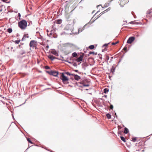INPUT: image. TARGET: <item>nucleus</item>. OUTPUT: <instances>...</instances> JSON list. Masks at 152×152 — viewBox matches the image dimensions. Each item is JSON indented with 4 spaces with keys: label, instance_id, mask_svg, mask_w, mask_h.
I'll return each instance as SVG.
<instances>
[{
    "label": "nucleus",
    "instance_id": "f257e3e1",
    "mask_svg": "<svg viewBox=\"0 0 152 152\" xmlns=\"http://www.w3.org/2000/svg\"><path fill=\"white\" fill-rule=\"evenodd\" d=\"M18 26L22 29H25L27 26V22L25 20H22L18 23Z\"/></svg>",
    "mask_w": 152,
    "mask_h": 152
},
{
    "label": "nucleus",
    "instance_id": "f03ea898",
    "mask_svg": "<svg viewBox=\"0 0 152 152\" xmlns=\"http://www.w3.org/2000/svg\"><path fill=\"white\" fill-rule=\"evenodd\" d=\"M60 78L62 80L64 84H66L69 83L68 81L69 79L67 77L64 75V73H61V76Z\"/></svg>",
    "mask_w": 152,
    "mask_h": 152
},
{
    "label": "nucleus",
    "instance_id": "7ed1b4c3",
    "mask_svg": "<svg viewBox=\"0 0 152 152\" xmlns=\"http://www.w3.org/2000/svg\"><path fill=\"white\" fill-rule=\"evenodd\" d=\"M47 72L50 75H53L54 76H57L58 74V72L53 70L47 71Z\"/></svg>",
    "mask_w": 152,
    "mask_h": 152
},
{
    "label": "nucleus",
    "instance_id": "20e7f679",
    "mask_svg": "<svg viewBox=\"0 0 152 152\" xmlns=\"http://www.w3.org/2000/svg\"><path fill=\"white\" fill-rule=\"evenodd\" d=\"M37 44V42L35 40H31L29 43V46L30 47L33 48L35 47L36 46Z\"/></svg>",
    "mask_w": 152,
    "mask_h": 152
},
{
    "label": "nucleus",
    "instance_id": "39448f33",
    "mask_svg": "<svg viewBox=\"0 0 152 152\" xmlns=\"http://www.w3.org/2000/svg\"><path fill=\"white\" fill-rule=\"evenodd\" d=\"M129 1V0H121L120 1L119 4L121 7H123Z\"/></svg>",
    "mask_w": 152,
    "mask_h": 152
},
{
    "label": "nucleus",
    "instance_id": "423d86ee",
    "mask_svg": "<svg viewBox=\"0 0 152 152\" xmlns=\"http://www.w3.org/2000/svg\"><path fill=\"white\" fill-rule=\"evenodd\" d=\"M135 38L134 37H132L129 38L127 42L128 44H131L134 40Z\"/></svg>",
    "mask_w": 152,
    "mask_h": 152
},
{
    "label": "nucleus",
    "instance_id": "0eeeda50",
    "mask_svg": "<svg viewBox=\"0 0 152 152\" xmlns=\"http://www.w3.org/2000/svg\"><path fill=\"white\" fill-rule=\"evenodd\" d=\"M72 75L74 76V78L76 80H78L80 79V77L77 75L72 74Z\"/></svg>",
    "mask_w": 152,
    "mask_h": 152
},
{
    "label": "nucleus",
    "instance_id": "6e6552de",
    "mask_svg": "<svg viewBox=\"0 0 152 152\" xmlns=\"http://www.w3.org/2000/svg\"><path fill=\"white\" fill-rule=\"evenodd\" d=\"M83 56L82 55H80V56L76 60V61L77 62H80L83 60Z\"/></svg>",
    "mask_w": 152,
    "mask_h": 152
},
{
    "label": "nucleus",
    "instance_id": "1a4fd4ad",
    "mask_svg": "<svg viewBox=\"0 0 152 152\" xmlns=\"http://www.w3.org/2000/svg\"><path fill=\"white\" fill-rule=\"evenodd\" d=\"M51 53L54 54V55L57 56H58V54L56 52V51L55 50H52L51 51Z\"/></svg>",
    "mask_w": 152,
    "mask_h": 152
},
{
    "label": "nucleus",
    "instance_id": "9d476101",
    "mask_svg": "<svg viewBox=\"0 0 152 152\" xmlns=\"http://www.w3.org/2000/svg\"><path fill=\"white\" fill-rule=\"evenodd\" d=\"M48 57L51 60H53L54 59H56V57L53 56H52L51 55H49L48 56Z\"/></svg>",
    "mask_w": 152,
    "mask_h": 152
},
{
    "label": "nucleus",
    "instance_id": "9b49d317",
    "mask_svg": "<svg viewBox=\"0 0 152 152\" xmlns=\"http://www.w3.org/2000/svg\"><path fill=\"white\" fill-rule=\"evenodd\" d=\"M28 37H29V36H28V34H25L24 35V36H23V38L22 39V41H23L25 40V39H26V38H28Z\"/></svg>",
    "mask_w": 152,
    "mask_h": 152
},
{
    "label": "nucleus",
    "instance_id": "f8f14e48",
    "mask_svg": "<svg viewBox=\"0 0 152 152\" xmlns=\"http://www.w3.org/2000/svg\"><path fill=\"white\" fill-rule=\"evenodd\" d=\"M62 22V20L61 19H58L56 20V23L58 24H60Z\"/></svg>",
    "mask_w": 152,
    "mask_h": 152
},
{
    "label": "nucleus",
    "instance_id": "ddd939ff",
    "mask_svg": "<svg viewBox=\"0 0 152 152\" xmlns=\"http://www.w3.org/2000/svg\"><path fill=\"white\" fill-rule=\"evenodd\" d=\"M129 132V130L126 127H125L124 129V133L125 134H127Z\"/></svg>",
    "mask_w": 152,
    "mask_h": 152
},
{
    "label": "nucleus",
    "instance_id": "4468645a",
    "mask_svg": "<svg viewBox=\"0 0 152 152\" xmlns=\"http://www.w3.org/2000/svg\"><path fill=\"white\" fill-rule=\"evenodd\" d=\"M107 118L108 119H110L111 118V115L109 113L107 114L106 115Z\"/></svg>",
    "mask_w": 152,
    "mask_h": 152
},
{
    "label": "nucleus",
    "instance_id": "2eb2a0df",
    "mask_svg": "<svg viewBox=\"0 0 152 152\" xmlns=\"http://www.w3.org/2000/svg\"><path fill=\"white\" fill-rule=\"evenodd\" d=\"M95 48L94 45H91L89 47V48L90 49H94Z\"/></svg>",
    "mask_w": 152,
    "mask_h": 152
},
{
    "label": "nucleus",
    "instance_id": "dca6fc26",
    "mask_svg": "<svg viewBox=\"0 0 152 152\" xmlns=\"http://www.w3.org/2000/svg\"><path fill=\"white\" fill-rule=\"evenodd\" d=\"M7 31L9 33H11L12 31V29L11 28H9L7 29Z\"/></svg>",
    "mask_w": 152,
    "mask_h": 152
},
{
    "label": "nucleus",
    "instance_id": "f3484780",
    "mask_svg": "<svg viewBox=\"0 0 152 152\" xmlns=\"http://www.w3.org/2000/svg\"><path fill=\"white\" fill-rule=\"evenodd\" d=\"M120 137H121V139L124 142H126L125 139L124 137H123L122 136Z\"/></svg>",
    "mask_w": 152,
    "mask_h": 152
},
{
    "label": "nucleus",
    "instance_id": "a211bd4d",
    "mask_svg": "<svg viewBox=\"0 0 152 152\" xmlns=\"http://www.w3.org/2000/svg\"><path fill=\"white\" fill-rule=\"evenodd\" d=\"M72 56L73 57H76L77 56V54L76 52H74L72 54Z\"/></svg>",
    "mask_w": 152,
    "mask_h": 152
},
{
    "label": "nucleus",
    "instance_id": "6ab92c4d",
    "mask_svg": "<svg viewBox=\"0 0 152 152\" xmlns=\"http://www.w3.org/2000/svg\"><path fill=\"white\" fill-rule=\"evenodd\" d=\"M64 73V74H66V75H69V76H70V75H72V74H70L69 72H65V73Z\"/></svg>",
    "mask_w": 152,
    "mask_h": 152
},
{
    "label": "nucleus",
    "instance_id": "aec40b11",
    "mask_svg": "<svg viewBox=\"0 0 152 152\" xmlns=\"http://www.w3.org/2000/svg\"><path fill=\"white\" fill-rule=\"evenodd\" d=\"M119 42V41H117L116 42H115V43L113 42L111 44L112 45H115L117 44H118V43Z\"/></svg>",
    "mask_w": 152,
    "mask_h": 152
},
{
    "label": "nucleus",
    "instance_id": "412c9836",
    "mask_svg": "<svg viewBox=\"0 0 152 152\" xmlns=\"http://www.w3.org/2000/svg\"><path fill=\"white\" fill-rule=\"evenodd\" d=\"M137 140V138L134 137L132 138V141L133 142H135Z\"/></svg>",
    "mask_w": 152,
    "mask_h": 152
},
{
    "label": "nucleus",
    "instance_id": "4be33fe9",
    "mask_svg": "<svg viewBox=\"0 0 152 152\" xmlns=\"http://www.w3.org/2000/svg\"><path fill=\"white\" fill-rule=\"evenodd\" d=\"M152 12V10H148L147 13L148 14H150Z\"/></svg>",
    "mask_w": 152,
    "mask_h": 152
},
{
    "label": "nucleus",
    "instance_id": "5701e85b",
    "mask_svg": "<svg viewBox=\"0 0 152 152\" xmlns=\"http://www.w3.org/2000/svg\"><path fill=\"white\" fill-rule=\"evenodd\" d=\"M109 44V43L108 44H105V51L107 50V46Z\"/></svg>",
    "mask_w": 152,
    "mask_h": 152
},
{
    "label": "nucleus",
    "instance_id": "b1692460",
    "mask_svg": "<svg viewBox=\"0 0 152 152\" xmlns=\"http://www.w3.org/2000/svg\"><path fill=\"white\" fill-rule=\"evenodd\" d=\"M27 140L29 142H30V143H32V142L31 141V140H30V138H27Z\"/></svg>",
    "mask_w": 152,
    "mask_h": 152
},
{
    "label": "nucleus",
    "instance_id": "393cba45",
    "mask_svg": "<svg viewBox=\"0 0 152 152\" xmlns=\"http://www.w3.org/2000/svg\"><path fill=\"white\" fill-rule=\"evenodd\" d=\"M109 90L107 88H105V94L107 93L108 92Z\"/></svg>",
    "mask_w": 152,
    "mask_h": 152
},
{
    "label": "nucleus",
    "instance_id": "a878e982",
    "mask_svg": "<svg viewBox=\"0 0 152 152\" xmlns=\"http://www.w3.org/2000/svg\"><path fill=\"white\" fill-rule=\"evenodd\" d=\"M110 9H111L109 7L107 9L105 10V11H106V12H107L108 11H109L110 10Z\"/></svg>",
    "mask_w": 152,
    "mask_h": 152
},
{
    "label": "nucleus",
    "instance_id": "bb28decb",
    "mask_svg": "<svg viewBox=\"0 0 152 152\" xmlns=\"http://www.w3.org/2000/svg\"><path fill=\"white\" fill-rule=\"evenodd\" d=\"M127 48L126 47H125L123 48V50L126 52L127 51Z\"/></svg>",
    "mask_w": 152,
    "mask_h": 152
},
{
    "label": "nucleus",
    "instance_id": "cd10ccee",
    "mask_svg": "<svg viewBox=\"0 0 152 152\" xmlns=\"http://www.w3.org/2000/svg\"><path fill=\"white\" fill-rule=\"evenodd\" d=\"M20 42V40H16L15 41V42L16 44H18V43H19Z\"/></svg>",
    "mask_w": 152,
    "mask_h": 152
},
{
    "label": "nucleus",
    "instance_id": "c85d7f7f",
    "mask_svg": "<svg viewBox=\"0 0 152 152\" xmlns=\"http://www.w3.org/2000/svg\"><path fill=\"white\" fill-rule=\"evenodd\" d=\"M109 58V57L108 55H106V59L107 60H108Z\"/></svg>",
    "mask_w": 152,
    "mask_h": 152
},
{
    "label": "nucleus",
    "instance_id": "c756f323",
    "mask_svg": "<svg viewBox=\"0 0 152 152\" xmlns=\"http://www.w3.org/2000/svg\"><path fill=\"white\" fill-rule=\"evenodd\" d=\"M45 68L46 69H50V67L48 66H46L45 67Z\"/></svg>",
    "mask_w": 152,
    "mask_h": 152
},
{
    "label": "nucleus",
    "instance_id": "7c9ffc66",
    "mask_svg": "<svg viewBox=\"0 0 152 152\" xmlns=\"http://www.w3.org/2000/svg\"><path fill=\"white\" fill-rule=\"evenodd\" d=\"M83 86H89V85L88 84H83Z\"/></svg>",
    "mask_w": 152,
    "mask_h": 152
},
{
    "label": "nucleus",
    "instance_id": "2f4dec72",
    "mask_svg": "<svg viewBox=\"0 0 152 152\" xmlns=\"http://www.w3.org/2000/svg\"><path fill=\"white\" fill-rule=\"evenodd\" d=\"M113 106L112 105H110V108L111 109H113Z\"/></svg>",
    "mask_w": 152,
    "mask_h": 152
},
{
    "label": "nucleus",
    "instance_id": "473e14b6",
    "mask_svg": "<svg viewBox=\"0 0 152 152\" xmlns=\"http://www.w3.org/2000/svg\"><path fill=\"white\" fill-rule=\"evenodd\" d=\"M94 52H90L89 54H94Z\"/></svg>",
    "mask_w": 152,
    "mask_h": 152
},
{
    "label": "nucleus",
    "instance_id": "72a5a7b5",
    "mask_svg": "<svg viewBox=\"0 0 152 152\" xmlns=\"http://www.w3.org/2000/svg\"><path fill=\"white\" fill-rule=\"evenodd\" d=\"M18 16L19 17V19H20V17L21 16V15L20 13H18Z\"/></svg>",
    "mask_w": 152,
    "mask_h": 152
},
{
    "label": "nucleus",
    "instance_id": "f704fd0d",
    "mask_svg": "<svg viewBox=\"0 0 152 152\" xmlns=\"http://www.w3.org/2000/svg\"><path fill=\"white\" fill-rule=\"evenodd\" d=\"M108 4H109L108 3H106V4H105V7H108Z\"/></svg>",
    "mask_w": 152,
    "mask_h": 152
},
{
    "label": "nucleus",
    "instance_id": "c9c22d12",
    "mask_svg": "<svg viewBox=\"0 0 152 152\" xmlns=\"http://www.w3.org/2000/svg\"><path fill=\"white\" fill-rule=\"evenodd\" d=\"M129 23H131V24H134V22H133V21H132V22H130Z\"/></svg>",
    "mask_w": 152,
    "mask_h": 152
},
{
    "label": "nucleus",
    "instance_id": "e433bc0d",
    "mask_svg": "<svg viewBox=\"0 0 152 152\" xmlns=\"http://www.w3.org/2000/svg\"><path fill=\"white\" fill-rule=\"evenodd\" d=\"M49 47V46L48 45L46 47V49H47V50H48V48Z\"/></svg>",
    "mask_w": 152,
    "mask_h": 152
},
{
    "label": "nucleus",
    "instance_id": "4c0bfd02",
    "mask_svg": "<svg viewBox=\"0 0 152 152\" xmlns=\"http://www.w3.org/2000/svg\"><path fill=\"white\" fill-rule=\"evenodd\" d=\"M8 0H2V1H3L4 2H6V1H8Z\"/></svg>",
    "mask_w": 152,
    "mask_h": 152
},
{
    "label": "nucleus",
    "instance_id": "58836bf2",
    "mask_svg": "<svg viewBox=\"0 0 152 152\" xmlns=\"http://www.w3.org/2000/svg\"><path fill=\"white\" fill-rule=\"evenodd\" d=\"M100 6V5H98L97 6V7H99Z\"/></svg>",
    "mask_w": 152,
    "mask_h": 152
},
{
    "label": "nucleus",
    "instance_id": "ea45409f",
    "mask_svg": "<svg viewBox=\"0 0 152 152\" xmlns=\"http://www.w3.org/2000/svg\"><path fill=\"white\" fill-rule=\"evenodd\" d=\"M75 71L76 72H77L78 71V70H75Z\"/></svg>",
    "mask_w": 152,
    "mask_h": 152
},
{
    "label": "nucleus",
    "instance_id": "a19ab883",
    "mask_svg": "<svg viewBox=\"0 0 152 152\" xmlns=\"http://www.w3.org/2000/svg\"><path fill=\"white\" fill-rule=\"evenodd\" d=\"M103 92H104V89H103Z\"/></svg>",
    "mask_w": 152,
    "mask_h": 152
},
{
    "label": "nucleus",
    "instance_id": "79ce46f5",
    "mask_svg": "<svg viewBox=\"0 0 152 152\" xmlns=\"http://www.w3.org/2000/svg\"><path fill=\"white\" fill-rule=\"evenodd\" d=\"M50 35H52V33H50Z\"/></svg>",
    "mask_w": 152,
    "mask_h": 152
},
{
    "label": "nucleus",
    "instance_id": "37998d69",
    "mask_svg": "<svg viewBox=\"0 0 152 152\" xmlns=\"http://www.w3.org/2000/svg\"><path fill=\"white\" fill-rule=\"evenodd\" d=\"M75 65H76V64H74V66H75Z\"/></svg>",
    "mask_w": 152,
    "mask_h": 152
},
{
    "label": "nucleus",
    "instance_id": "c03bdc74",
    "mask_svg": "<svg viewBox=\"0 0 152 152\" xmlns=\"http://www.w3.org/2000/svg\"><path fill=\"white\" fill-rule=\"evenodd\" d=\"M75 65H76V64H74V66H75Z\"/></svg>",
    "mask_w": 152,
    "mask_h": 152
},
{
    "label": "nucleus",
    "instance_id": "a18cd8bd",
    "mask_svg": "<svg viewBox=\"0 0 152 152\" xmlns=\"http://www.w3.org/2000/svg\"><path fill=\"white\" fill-rule=\"evenodd\" d=\"M104 45H103V47H104Z\"/></svg>",
    "mask_w": 152,
    "mask_h": 152
},
{
    "label": "nucleus",
    "instance_id": "49530a36",
    "mask_svg": "<svg viewBox=\"0 0 152 152\" xmlns=\"http://www.w3.org/2000/svg\"><path fill=\"white\" fill-rule=\"evenodd\" d=\"M105 97H106V95H105Z\"/></svg>",
    "mask_w": 152,
    "mask_h": 152
}]
</instances>
